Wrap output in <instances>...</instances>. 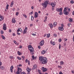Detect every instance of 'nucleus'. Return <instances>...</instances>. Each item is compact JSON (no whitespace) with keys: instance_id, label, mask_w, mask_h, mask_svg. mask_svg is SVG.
<instances>
[{"instance_id":"nucleus-45","label":"nucleus","mask_w":74,"mask_h":74,"mask_svg":"<svg viewBox=\"0 0 74 74\" xmlns=\"http://www.w3.org/2000/svg\"><path fill=\"white\" fill-rule=\"evenodd\" d=\"M67 10H68V11L69 12H70V8H67Z\"/></svg>"},{"instance_id":"nucleus-33","label":"nucleus","mask_w":74,"mask_h":74,"mask_svg":"<svg viewBox=\"0 0 74 74\" xmlns=\"http://www.w3.org/2000/svg\"><path fill=\"white\" fill-rule=\"evenodd\" d=\"M39 44L40 45V46H42V45H44L43 43H41L40 42Z\"/></svg>"},{"instance_id":"nucleus-6","label":"nucleus","mask_w":74,"mask_h":74,"mask_svg":"<svg viewBox=\"0 0 74 74\" xmlns=\"http://www.w3.org/2000/svg\"><path fill=\"white\" fill-rule=\"evenodd\" d=\"M28 49L29 50H30H30H32V49H34L33 47H32V45H28Z\"/></svg>"},{"instance_id":"nucleus-39","label":"nucleus","mask_w":74,"mask_h":74,"mask_svg":"<svg viewBox=\"0 0 74 74\" xmlns=\"http://www.w3.org/2000/svg\"><path fill=\"white\" fill-rule=\"evenodd\" d=\"M61 48V45L60 44H59V49H60Z\"/></svg>"},{"instance_id":"nucleus-10","label":"nucleus","mask_w":74,"mask_h":74,"mask_svg":"<svg viewBox=\"0 0 74 74\" xmlns=\"http://www.w3.org/2000/svg\"><path fill=\"white\" fill-rule=\"evenodd\" d=\"M58 29L60 31H63L64 30V28H63V27H58Z\"/></svg>"},{"instance_id":"nucleus-63","label":"nucleus","mask_w":74,"mask_h":74,"mask_svg":"<svg viewBox=\"0 0 74 74\" xmlns=\"http://www.w3.org/2000/svg\"><path fill=\"white\" fill-rule=\"evenodd\" d=\"M38 49H40V48H41V47H40V46H38Z\"/></svg>"},{"instance_id":"nucleus-5","label":"nucleus","mask_w":74,"mask_h":74,"mask_svg":"<svg viewBox=\"0 0 74 74\" xmlns=\"http://www.w3.org/2000/svg\"><path fill=\"white\" fill-rule=\"evenodd\" d=\"M41 70L43 72H45V71H47L48 70V69L47 68H45L44 67H43L42 68Z\"/></svg>"},{"instance_id":"nucleus-48","label":"nucleus","mask_w":74,"mask_h":74,"mask_svg":"<svg viewBox=\"0 0 74 74\" xmlns=\"http://www.w3.org/2000/svg\"><path fill=\"white\" fill-rule=\"evenodd\" d=\"M12 35L13 36H15V34L14 33H13Z\"/></svg>"},{"instance_id":"nucleus-47","label":"nucleus","mask_w":74,"mask_h":74,"mask_svg":"<svg viewBox=\"0 0 74 74\" xmlns=\"http://www.w3.org/2000/svg\"><path fill=\"white\" fill-rule=\"evenodd\" d=\"M9 58H10V59H13V56H10L9 57Z\"/></svg>"},{"instance_id":"nucleus-1","label":"nucleus","mask_w":74,"mask_h":74,"mask_svg":"<svg viewBox=\"0 0 74 74\" xmlns=\"http://www.w3.org/2000/svg\"><path fill=\"white\" fill-rule=\"evenodd\" d=\"M39 60L40 61V63L42 64H45L47 63L48 60L47 58L45 57H44L43 56H40L39 57Z\"/></svg>"},{"instance_id":"nucleus-37","label":"nucleus","mask_w":74,"mask_h":74,"mask_svg":"<svg viewBox=\"0 0 74 74\" xmlns=\"http://www.w3.org/2000/svg\"><path fill=\"white\" fill-rule=\"evenodd\" d=\"M6 26H7V25H6V24H5V23H4L3 24V27H6Z\"/></svg>"},{"instance_id":"nucleus-41","label":"nucleus","mask_w":74,"mask_h":74,"mask_svg":"<svg viewBox=\"0 0 74 74\" xmlns=\"http://www.w3.org/2000/svg\"><path fill=\"white\" fill-rule=\"evenodd\" d=\"M68 26H69V27H70V26L71 25V23H69L67 25Z\"/></svg>"},{"instance_id":"nucleus-23","label":"nucleus","mask_w":74,"mask_h":74,"mask_svg":"<svg viewBox=\"0 0 74 74\" xmlns=\"http://www.w3.org/2000/svg\"><path fill=\"white\" fill-rule=\"evenodd\" d=\"M56 25H57V23H56V22H54L53 23V26H56Z\"/></svg>"},{"instance_id":"nucleus-7","label":"nucleus","mask_w":74,"mask_h":74,"mask_svg":"<svg viewBox=\"0 0 74 74\" xmlns=\"http://www.w3.org/2000/svg\"><path fill=\"white\" fill-rule=\"evenodd\" d=\"M27 27H25V29L23 31V33L24 34H26V32H27Z\"/></svg>"},{"instance_id":"nucleus-4","label":"nucleus","mask_w":74,"mask_h":74,"mask_svg":"<svg viewBox=\"0 0 74 74\" xmlns=\"http://www.w3.org/2000/svg\"><path fill=\"white\" fill-rule=\"evenodd\" d=\"M22 69H21V68L18 67L17 69V71L16 72V74H21V73L22 72Z\"/></svg>"},{"instance_id":"nucleus-22","label":"nucleus","mask_w":74,"mask_h":74,"mask_svg":"<svg viewBox=\"0 0 74 74\" xmlns=\"http://www.w3.org/2000/svg\"><path fill=\"white\" fill-rule=\"evenodd\" d=\"M45 53V50H43L41 52V54L42 55H44Z\"/></svg>"},{"instance_id":"nucleus-25","label":"nucleus","mask_w":74,"mask_h":74,"mask_svg":"<svg viewBox=\"0 0 74 74\" xmlns=\"http://www.w3.org/2000/svg\"><path fill=\"white\" fill-rule=\"evenodd\" d=\"M50 36H51V34H47V38H49L50 37Z\"/></svg>"},{"instance_id":"nucleus-58","label":"nucleus","mask_w":74,"mask_h":74,"mask_svg":"<svg viewBox=\"0 0 74 74\" xmlns=\"http://www.w3.org/2000/svg\"><path fill=\"white\" fill-rule=\"evenodd\" d=\"M35 69H36L35 68H34V67H33L32 69V70H35Z\"/></svg>"},{"instance_id":"nucleus-29","label":"nucleus","mask_w":74,"mask_h":74,"mask_svg":"<svg viewBox=\"0 0 74 74\" xmlns=\"http://www.w3.org/2000/svg\"><path fill=\"white\" fill-rule=\"evenodd\" d=\"M23 16H24V17H25V18H27V16L26 15V14H23Z\"/></svg>"},{"instance_id":"nucleus-2","label":"nucleus","mask_w":74,"mask_h":74,"mask_svg":"<svg viewBox=\"0 0 74 74\" xmlns=\"http://www.w3.org/2000/svg\"><path fill=\"white\" fill-rule=\"evenodd\" d=\"M62 10L63 8H62L56 9L57 11V12H60V13L59 14V15H63V12H62Z\"/></svg>"},{"instance_id":"nucleus-62","label":"nucleus","mask_w":74,"mask_h":74,"mask_svg":"<svg viewBox=\"0 0 74 74\" xmlns=\"http://www.w3.org/2000/svg\"><path fill=\"white\" fill-rule=\"evenodd\" d=\"M36 59H37V57H34V59H34L35 60H36Z\"/></svg>"},{"instance_id":"nucleus-46","label":"nucleus","mask_w":74,"mask_h":74,"mask_svg":"<svg viewBox=\"0 0 74 74\" xmlns=\"http://www.w3.org/2000/svg\"><path fill=\"white\" fill-rule=\"evenodd\" d=\"M20 31H21V30H20L19 29H18L17 30V32H19Z\"/></svg>"},{"instance_id":"nucleus-56","label":"nucleus","mask_w":74,"mask_h":74,"mask_svg":"<svg viewBox=\"0 0 74 74\" xmlns=\"http://www.w3.org/2000/svg\"><path fill=\"white\" fill-rule=\"evenodd\" d=\"M61 26L62 27H64V25H63V24L62 23L61 25Z\"/></svg>"},{"instance_id":"nucleus-35","label":"nucleus","mask_w":74,"mask_h":74,"mask_svg":"<svg viewBox=\"0 0 74 74\" xmlns=\"http://www.w3.org/2000/svg\"><path fill=\"white\" fill-rule=\"evenodd\" d=\"M70 3L71 4H73L74 3V1L71 0L70 1Z\"/></svg>"},{"instance_id":"nucleus-51","label":"nucleus","mask_w":74,"mask_h":74,"mask_svg":"<svg viewBox=\"0 0 74 74\" xmlns=\"http://www.w3.org/2000/svg\"><path fill=\"white\" fill-rule=\"evenodd\" d=\"M53 36H54V37H56V36H57V35L55 34H53Z\"/></svg>"},{"instance_id":"nucleus-34","label":"nucleus","mask_w":74,"mask_h":74,"mask_svg":"<svg viewBox=\"0 0 74 74\" xmlns=\"http://www.w3.org/2000/svg\"><path fill=\"white\" fill-rule=\"evenodd\" d=\"M17 58L18 59V60H21L22 59V58H20L19 57H17Z\"/></svg>"},{"instance_id":"nucleus-49","label":"nucleus","mask_w":74,"mask_h":74,"mask_svg":"<svg viewBox=\"0 0 74 74\" xmlns=\"http://www.w3.org/2000/svg\"><path fill=\"white\" fill-rule=\"evenodd\" d=\"M18 14H19V12H17L16 14V16H17V15H18Z\"/></svg>"},{"instance_id":"nucleus-53","label":"nucleus","mask_w":74,"mask_h":74,"mask_svg":"<svg viewBox=\"0 0 74 74\" xmlns=\"http://www.w3.org/2000/svg\"><path fill=\"white\" fill-rule=\"evenodd\" d=\"M13 42H14V44H16V41L14 40Z\"/></svg>"},{"instance_id":"nucleus-40","label":"nucleus","mask_w":74,"mask_h":74,"mask_svg":"<svg viewBox=\"0 0 74 74\" xmlns=\"http://www.w3.org/2000/svg\"><path fill=\"white\" fill-rule=\"evenodd\" d=\"M21 74H27L25 72H23L21 73Z\"/></svg>"},{"instance_id":"nucleus-27","label":"nucleus","mask_w":74,"mask_h":74,"mask_svg":"<svg viewBox=\"0 0 74 74\" xmlns=\"http://www.w3.org/2000/svg\"><path fill=\"white\" fill-rule=\"evenodd\" d=\"M1 70H4V66H1Z\"/></svg>"},{"instance_id":"nucleus-13","label":"nucleus","mask_w":74,"mask_h":74,"mask_svg":"<svg viewBox=\"0 0 74 74\" xmlns=\"http://www.w3.org/2000/svg\"><path fill=\"white\" fill-rule=\"evenodd\" d=\"M49 26H50V28L51 29H52V28H53V25H52V24L49 23Z\"/></svg>"},{"instance_id":"nucleus-15","label":"nucleus","mask_w":74,"mask_h":74,"mask_svg":"<svg viewBox=\"0 0 74 74\" xmlns=\"http://www.w3.org/2000/svg\"><path fill=\"white\" fill-rule=\"evenodd\" d=\"M27 72H29L30 71H31V70H32V69H30V68H27Z\"/></svg>"},{"instance_id":"nucleus-52","label":"nucleus","mask_w":74,"mask_h":74,"mask_svg":"<svg viewBox=\"0 0 74 74\" xmlns=\"http://www.w3.org/2000/svg\"><path fill=\"white\" fill-rule=\"evenodd\" d=\"M17 34H18V35H19H19H20V34H20V33H19L18 32H17Z\"/></svg>"},{"instance_id":"nucleus-9","label":"nucleus","mask_w":74,"mask_h":74,"mask_svg":"<svg viewBox=\"0 0 74 74\" xmlns=\"http://www.w3.org/2000/svg\"><path fill=\"white\" fill-rule=\"evenodd\" d=\"M50 43L51 44V45H52L53 46L55 45V42H53L52 41V40H51L50 42Z\"/></svg>"},{"instance_id":"nucleus-36","label":"nucleus","mask_w":74,"mask_h":74,"mask_svg":"<svg viewBox=\"0 0 74 74\" xmlns=\"http://www.w3.org/2000/svg\"><path fill=\"white\" fill-rule=\"evenodd\" d=\"M13 68H14V67H13V66H11L10 67V69L12 70V69H13Z\"/></svg>"},{"instance_id":"nucleus-12","label":"nucleus","mask_w":74,"mask_h":74,"mask_svg":"<svg viewBox=\"0 0 74 74\" xmlns=\"http://www.w3.org/2000/svg\"><path fill=\"white\" fill-rule=\"evenodd\" d=\"M30 53L31 54V55H33L34 54V52H33V51H34V49H33L30 50Z\"/></svg>"},{"instance_id":"nucleus-32","label":"nucleus","mask_w":74,"mask_h":74,"mask_svg":"<svg viewBox=\"0 0 74 74\" xmlns=\"http://www.w3.org/2000/svg\"><path fill=\"white\" fill-rule=\"evenodd\" d=\"M1 34H3L4 33V32L3 30H1Z\"/></svg>"},{"instance_id":"nucleus-8","label":"nucleus","mask_w":74,"mask_h":74,"mask_svg":"<svg viewBox=\"0 0 74 74\" xmlns=\"http://www.w3.org/2000/svg\"><path fill=\"white\" fill-rule=\"evenodd\" d=\"M38 13H37V12H35L34 15V17L35 18H37L38 17Z\"/></svg>"},{"instance_id":"nucleus-44","label":"nucleus","mask_w":74,"mask_h":74,"mask_svg":"<svg viewBox=\"0 0 74 74\" xmlns=\"http://www.w3.org/2000/svg\"><path fill=\"white\" fill-rule=\"evenodd\" d=\"M59 42H60L61 41H62V39H61V38H60L59 40Z\"/></svg>"},{"instance_id":"nucleus-24","label":"nucleus","mask_w":74,"mask_h":74,"mask_svg":"<svg viewBox=\"0 0 74 74\" xmlns=\"http://www.w3.org/2000/svg\"><path fill=\"white\" fill-rule=\"evenodd\" d=\"M31 21H33V20H34V17H33V16H31Z\"/></svg>"},{"instance_id":"nucleus-59","label":"nucleus","mask_w":74,"mask_h":74,"mask_svg":"<svg viewBox=\"0 0 74 74\" xmlns=\"http://www.w3.org/2000/svg\"><path fill=\"white\" fill-rule=\"evenodd\" d=\"M59 74H63V73H62V72L61 71H60L59 72Z\"/></svg>"},{"instance_id":"nucleus-61","label":"nucleus","mask_w":74,"mask_h":74,"mask_svg":"<svg viewBox=\"0 0 74 74\" xmlns=\"http://www.w3.org/2000/svg\"><path fill=\"white\" fill-rule=\"evenodd\" d=\"M32 36H35L36 35V34H32Z\"/></svg>"},{"instance_id":"nucleus-3","label":"nucleus","mask_w":74,"mask_h":74,"mask_svg":"<svg viewBox=\"0 0 74 74\" xmlns=\"http://www.w3.org/2000/svg\"><path fill=\"white\" fill-rule=\"evenodd\" d=\"M48 2H49V1H45L44 3H42V5L43 7H44L45 8H46L47 7V5L48 4Z\"/></svg>"},{"instance_id":"nucleus-14","label":"nucleus","mask_w":74,"mask_h":74,"mask_svg":"<svg viewBox=\"0 0 74 74\" xmlns=\"http://www.w3.org/2000/svg\"><path fill=\"white\" fill-rule=\"evenodd\" d=\"M12 22L13 23H15L16 22V20L14 19H13L12 20Z\"/></svg>"},{"instance_id":"nucleus-11","label":"nucleus","mask_w":74,"mask_h":74,"mask_svg":"<svg viewBox=\"0 0 74 74\" xmlns=\"http://www.w3.org/2000/svg\"><path fill=\"white\" fill-rule=\"evenodd\" d=\"M64 14L66 15H68L69 14V12L67 11L64 12Z\"/></svg>"},{"instance_id":"nucleus-31","label":"nucleus","mask_w":74,"mask_h":74,"mask_svg":"<svg viewBox=\"0 0 74 74\" xmlns=\"http://www.w3.org/2000/svg\"><path fill=\"white\" fill-rule=\"evenodd\" d=\"M44 40H42L41 41H40V42L42 43V44H44Z\"/></svg>"},{"instance_id":"nucleus-60","label":"nucleus","mask_w":74,"mask_h":74,"mask_svg":"<svg viewBox=\"0 0 74 74\" xmlns=\"http://www.w3.org/2000/svg\"><path fill=\"white\" fill-rule=\"evenodd\" d=\"M9 33H11V30L10 29H9Z\"/></svg>"},{"instance_id":"nucleus-57","label":"nucleus","mask_w":74,"mask_h":74,"mask_svg":"<svg viewBox=\"0 0 74 74\" xmlns=\"http://www.w3.org/2000/svg\"><path fill=\"white\" fill-rule=\"evenodd\" d=\"M31 13V15H32V14H33V11H32L31 12H30Z\"/></svg>"},{"instance_id":"nucleus-38","label":"nucleus","mask_w":74,"mask_h":74,"mask_svg":"<svg viewBox=\"0 0 74 74\" xmlns=\"http://www.w3.org/2000/svg\"><path fill=\"white\" fill-rule=\"evenodd\" d=\"M54 7H55L54 6H53L52 8V11H53L54 10H55V9L54 8Z\"/></svg>"},{"instance_id":"nucleus-42","label":"nucleus","mask_w":74,"mask_h":74,"mask_svg":"<svg viewBox=\"0 0 74 74\" xmlns=\"http://www.w3.org/2000/svg\"><path fill=\"white\" fill-rule=\"evenodd\" d=\"M38 72L39 73V74H41V71L40 70H38Z\"/></svg>"},{"instance_id":"nucleus-28","label":"nucleus","mask_w":74,"mask_h":74,"mask_svg":"<svg viewBox=\"0 0 74 74\" xmlns=\"http://www.w3.org/2000/svg\"><path fill=\"white\" fill-rule=\"evenodd\" d=\"M69 22H73V19L71 18H69Z\"/></svg>"},{"instance_id":"nucleus-20","label":"nucleus","mask_w":74,"mask_h":74,"mask_svg":"<svg viewBox=\"0 0 74 74\" xmlns=\"http://www.w3.org/2000/svg\"><path fill=\"white\" fill-rule=\"evenodd\" d=\"M1 36L2 37V39H3V40H5V36L1 35Z\"/></svg>"},{"instance_id":"nucleus-17","label":"nucleus","mask_w":74,"mask_h":74,"mask_svg":"<svg viewBox=\"0 0 74 74\" xmlns=\"http://www.w3.org/2000/svg\"><path fill=\"white\" fill-rule=\"evenodd\" d=\"M60 66H62V65H63V64H64V62H63V61H61L60 62Z\"/></svg>"},{"instance_id":"nucleus-43","label":"nucleus","mask_w":74,"mask_h":74,"mask_svg":"<svg viewBox=\"0 0 74 74\" xmlns=\"http://www.w3.org/2000/svg\"><path fill=\"white\" fill-rule=\"evenodd\" d=\"M29 61L28 60L26 59L25 60V62H26V63H27V62H28Z\"/></svg>"},{"instance_id":"nucleus-26","label":"nucleus","mask_w":74,"mask_h":74,"mask_svg":"<svg viewBox=\"0 0 74 74\" xmlns=\"http://www.w3.org/2000/svg\"><path fill=\"white\" fill-rule=\"evenodd\" d=\"M67 7H65L64 8V11H63V12H64L65 11H67Z\"/></svg>"},{"instance_id":"nucleus-54","label":"nucleus","mask_w":74,"mask_h":74,"mask_svg":"<svg viewBox=\"0 0 74 74\" xmlns=\"http://www.w3.org/2000/svg\"><path fill=\"white\" fill-rule=\"evenodd\" d=\"M66 42H64V47H66Z\"/></svg>"},{"instance_id":"nucleus-19","label":"nucleus","mask_w":74,"mask_h":74,"mask_svg":"<svg viewBox=\"0 0 74 74\" xmlns=\"http://www.w3.org/2000/svg\"><path fill=\"white\" fill-rule=\"evenodd\" d=\"M0 18L1 19L2 21L4 19V17H3V16L1 15H0Z\"/></svg>"},{"instance_id":"nucleus-21","label":"nucleus","mask_w":74,"mask_h":74,"mask_svg":"<svg viewBox=\"0 0 74 74\" xmlns=\"http://www.w3.org/2000/svg\"><path fill=\"white\" fill-rule=\"evenodd\" d=\"M3 29L4 30H7V27H3Z\"/></svg>"},{"instance_id":"nucleus-30","label":"nucleus","mask_w":74,"mask_h":74,"mask_svg":"<svg viewBox=\"0 0 74 74\" xmlns=\"http://www.w3.org/2000/svg\"><path fill=\"white\" fill-rule=\"evenodd\" d=\"M33 67L34 68H35L36 69V68H37V65L36 64L34 65L33 66Z\"/></svg>"},{"instance_id":"nucleus-16","label":"nucleus","mask_w":74,"mask_h":74,"mask_svg":"<svg viewBox=\"0 0 74 74\" xmlns=\"http://www.w3.org/2000/svg\"><path fill=\"white\" fill-rule=\"evenodd\" d=\"M51 5L52 6V7H54L55 6L56 4H54V3L53 2H51Z\"/></svg>"},{"instance_id":"nucleus-55","label":"nucleus","mask_w":74,"mask_h":74,"mask_svg":"<svg viewBox=\"0 0 74 74\" xmlns=\"http://www.w3.org/2000/svg\"><path fill=\"white\" fill-rule=\"evenodd\" d=\"M32 58L33 59H34V56H32Z\"/></svg>"},{"instance_id":"nucleus-50","label":"nucleus","mask_w":74,"mask_h":74,"mask_svg":"<svg viewBox=\"0 0 74 74\" xmlns=\"http://www.w3.org/2000/svg\"><path fill=\"white\" fill-rule=\"evenodd\" d=\"M13 4H11V3L10 4V7H12V5H13Z\"/></svg>"},{"instance_id":"nucleus-18","label":"nucleus","mask_w":74,"mask_h":74,"mask_svg":"<svg viewBox=\"0 0 74 74\" xmlns=\"http://www.w3.org/2000/svg\"><path fill=\"white\" fill-rule=\"evenodd\" d=\"M17 54L18 55H21L22 54V53H21L19 51H18L17 52Z\"/></svg>"},{"instance_id":"nucleus-64","label":"nucleus","mask_w":74,"mask_h":74,"mask_svg":"<svg viewBox=\"0 0 74 74\" xmlns=\"http://www.w3.org/2000/svg\"><path fill=\"white\" fill-rule=\"evenodd\" d=\"M72 14L73 15H74V11H73L72 12Z\"/></svg>"}]
</instances>
